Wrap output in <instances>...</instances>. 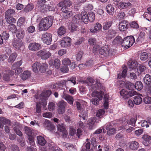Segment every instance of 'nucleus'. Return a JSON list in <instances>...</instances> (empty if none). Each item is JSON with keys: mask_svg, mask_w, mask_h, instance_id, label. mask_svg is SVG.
<instances>
[{"mask_svg": "<svg viewBox=\"0 0 151 151\" xmlns=\"http://www.w3.org/2000/svg\"><path fill=\"white\" fill-rule=\"evenodd\" d=\"M63 65L68 66L71 65V62L70 60L68 58H66L63 59L62 61Z\"/></svg>", "mask_w": 151, "mask_h": 151, "instance_id": "nucleus-57", "label": "nucleus"}, {"mask_svg": "<svg viewBox=\"0 0 151 151\" xmlns=\"http://www.w3.org/2000/svg\"><path fill=\"white\" fill-rule=\"evenodd\" d=\"M62 97L70 104L71 105H73L74 99L73 97L71 96L66 94L65 91H64Z\"/></svg>", "mask_w": 151, "mask_h": 151, "instance_id": "nucleus-16", "label": "nucleus"}, {"mask_svg": "<svg viewBox=\"0 0 151 151\" xmlns=\"http://www.w3.org/2000/svg\"><path fill=\"white\" fill-rule=\"evenodd\" d=\"M25 132L27 135L29 137V136H32L33 133L32 129L29 127L25 126L24 128Z\"/></svg>", "mask_w": 151, "mask_h": 151, "instance_id": "nucleus-43", "label": "nucleus"}, {"mask_svg": "<svg viewBox=\"0 0 151 151\" xmlns=\"http://www.w3.org/2000/svg\"><path fill=\"white\" fill-rule=\"evenodd\" d=\"M15 32L16 37L19 39L21 40L23 39L25 35L24 31L22 28L18 29Z\"/></svg>", "mask_w": 151, "mask_h": 151, "instance_id": "nucleus-21", "label": "nucleus"}, {"mask_svg": "<svg viewBox=\"0 0 151 151\" xmlns=\"http://www.w3.org/2000/svg\"><path fill=\"white\" fill-rule=\"evenodd\" d=\"M81 14H77L73 18L72 21L71 22L70 25L72 31L77 30L78 25L81 21Z\"/></svg>", "mask_w": 151, "mask_h": 151, "instance_id": "nucleus-3", "label": "nucleus"}, {"mask_svg": "<svg viewBox=\"0 0 151 151\" xmlns=\"http://www.w3.org/2000/svg\"><path fill=\"white\" fill-rule=\"evenodd\" d=\"M137 119V116H134L130 119L126 121L123 122V127L122 129H126L127 132L130 133L132 131L134 130L135 128L133 127H130L128 128V127H129V125H131L132 126H134L135 123Z\"/></svg>", "mask_w": 151, "mask_h": 151, "instance_id": "nucleus-2", "label": "nucleus"}, {"mask_svg": "<svg viewBox=\"0 0 151 151\" xmlns=\"http://www.w3.org/2000/svg\"><path fill=\"white\" fill-rule=\"evenodd\" d=\"M127 146L129 149L131 150H137L139 147V143L136 141H132L129 142Z\"/></svg>", "mask_w": 151, "mask_h": 151, "instance_id": "nucleus-15", "label": "nucleus"}, {"mask_svg": "<svg viewBox=\"0 0 151 151\" xmlns=\"http://www.w3.org/2000/svg\"><path fill=\"white\" fill-rule=\"evenodd\" d=\"M52 34L46 32L42 34V40L43 42L48 45L51 44L52 41Z\"/></svg>", "mask_w": 151, "mask_h": 151, "instance_id": "nucleus-7", "label": "nucleus"}, {"mask_svg": "<svg viewBox=\"0 0 151 151\" xmlns=\"http://www.w3.org/2000/svg\"><path fill=\"white\" fill-rule=\"evenodd\" d=\"M61 10L62 11V16L63 18L65 19H68L73 15L72 12L68 10L65 7H62L61 8Z\"/></svg>", "mask_w": 151, "mask_h": 151, "instance_id": "nucleus-13", "label": "nucleus"}, {"mask_svg": "<svg viewBox=\"0 0 151 151\" xmlns=\"http://www.w3.org/2000/svg\"><path fill=\"white\" fill-rule=\"evenodd\" d=\"M37 55L41 57L42 59H46L49 58L51 55V54L49 52H47L45 50H41L38 52Z\"/></svg>", "mask_w": 151, "mask_h": 151, "instance_id": "nucleus-11", "label": "nucleus"}, {"mask_svg": "<svg viewBox=\"0 0 151 151\" xmlns=\"http://www.w3.org/2000/svg\"><path fill=\"white\" fill-rule=\"evenodd\" d=\"M31 72L28 70H25L23 72L21 75V78L23 80H25L30 77L31 76Z\"/></svg>", "mask_w": 151, "mask_h": 151, "instance_id": "nucleus-24", "label": "nucleus"}, {"mask_svg": "<svg viewBox=\"0 0 151 151\" xmlns=\"http://www.w3.org/2000/svg\"><path fill=\"white\" fill-rule=\"evenodd\" d=\"M99 52L101 55L107 56L109 54V49L106 46H104L100 48Z\"/></svg>", "mask_w": 151, "mask_h": 151, "instance_id": "nucleus-23", "label": "nucleus"}, {"mask_svg": "<svg viewBox=\"0 0 151 151\" xmlns=\"http://www.w3.org/2000/svg\"><path fill=\"white\" fill-rule=\"evenodd\" d=\"M42 46L39 43L33 42L30 43L28 47L29 49L32 51H37L41 49Z\"/></svg>", "mask_w": 151, "mask_h": 151, "instance_id": "nucleus-10", "label": "nucleus"}, {"mask_svg": "<svg viewBox=\"0 0 151 151\" xmlns=\"http://www.w3.org/2000/svg\"><path fill=\"white\" fill-rule=\"evenodd\" d=\"M25 19L23 17H20L18 21L17 24L19 26H21L25 23Z\"/></svg>", "mask_w": 151, "mask_h": 151, "instance_id": "nucleus-62", "label": "nucleus"}, {"mask_svg": "<svg viewBox=\"0 0 151 151\" xmlns=\"http://www.w3.org/2000/svg\"><path fill=\"white\" fill-rule=\"evenodd\" d=\"M130 26L131 28L134 29H138L139 27L138 24L135 21H132L131 22L130 24Z\"/></svg>", "mask_w": 151, "mask_h": 151, "instance_id": "nucleus-58", "label": "nucleus"}, {"mask_svg": "<svg viewBox=\"0 0 151 151\" xmlns=\"http://www.w3.org/2000/svg\"><path fill=\"white\" fill-rule=\"evenodd\" d=\"M39 68V72L41 73H44L46 71V69H47L48 66L47 65L46 63H40Z\"/></svg>", "mask_w": 151, "mask_h": 151, "instance_id": "nucleus-44", "label": "nucleus"}, {"mask_svg": "<svg viewBox=\"0 0 151 151\" xmlns=\"http://www.w3.org/2000/svg\"><path fill=\"white\" fill-rule=\"evenodd\" d=\"M0 121L4 124H7L9 125H10L11 124V121L4 117H1Z\"/></svg>", "mask_w": 151, "mask_h": 151, "instance_id": "nucleus-46", "label": "nucleus"}, {"mask_svg": "<svg viewBox=\"0 0 151 151\" xmlns=\"http://www.w3.org/2000/svg\"><path fill=\"white\" fill-rule=\"evenodd\" d=\"M44 126L46 129L51 130L53 129L54 125L48 120H46L44 123Z\"/></svg>", "mask_w": 151, "mask_h": 151, "instance_id": "nucleus-26", "label": "nucleus"}, {"mask_svg": "<svg viewBox=\"0 0 151 151\" xmlns=\"http://www.w3.org/2000/svg\"><path fill=\"white\" fill-rule=\"evenodd\" d=\"M123 40L122 39V37L119 36L116 37L114 39L113 43V44L116 45H122Z\"/></svg>", "mask_w": 151, "mask_h": 151, "instance_id": "nucleus-27", "label": "nucleus"}, {"mask_svg": "<svg viewBox=\"0 0 151 151\" xmlns=\"http://www.w3.org/2000/svg\"><path fill=\"white\" fill-rule=\"evenodd\" d=\"M144 83L147 85H149L151 83V76L149 74H146L143 79Z\"/></svg>", "mask_w": 151, "mask_h": 151, "instance_id": "nucleus-42", "label": "nucleus"}, {"mask_svg": "<svg viewBox=\"0 0 151 151\" xmlns=\"http://www.w3.org/2000/svg\"><path fill=\"white\" fill-rule=\"evenodd\" d=\"M17 57V54L15 53L14 52L12 53L9 56V59H8V61L9 62L12 63L15 60V59Z\"/></svg>", "mask_w": 151, "mask_h": 151, "instance_id": "nucleus-48", "label": "nucleus"}, {"mask_svg": "<svg viewBox=\"0 0 151 151\" xmlns=\"http://www.w3.org/2000/svg\"><path fill=\"white\" fill-rule=\"evenodd\" d=\"M106 10L110 15H112L114 13V8L112 5H108L106 7Z\"/></svg>", "mask_w": 151, "mask_h": 151, "instance_id": "nucleus-41", "label": "nucleus"}, {"mask_svg": "<svg viewBox=\"0 0 151 151\" xmlns=\"http://www.w3.org/2000/svg\"><path fill=\"white\" fill-rule=\"evenodd\" d=\"M15 14L14 10L12 9H8L5 12V17H12Z\"/></svg>", "mask_w": 151, "mask_h": 151, "instance_id": "nucleus-40", "label": "nucleus"}, {"mask_svg": "<svg viewBox=\"0 0 151 151\" xmlns=\"http://www.w3.org/2000/svg\"><path fill=\"white\" fill-rule=\"evenodd\" d=\"M8 29L13 33H15L17 31V28L16 26L14 24H12L9 25L8 26Z\"/></svg>", "mask_w": 151, "mask_h": 151, "instance_id": "nucleus-51", "label": "nucleus"}, {"mask_svg": "<svg viewBox=\"0 0 151 151\" xmlns=\"http://www.w3.org/2000/svg\"><path fill=\"white\" fill-rule=\"evenodd\" d=\"M63 145L67 150H72L75 149L74 145L71 144L63 142Z\"/></svg>", "mask_w": 151, "mask_h": 151, "instance_id": "nucleus-47", "label": "nucleus"}, {"mask_svg": "<svg viewBox=\"0 0 151 151\" xmlns=\"http://www.w3.org/2000/svg\"><path fill=\"white\" fill-rule=\"evenodd\" d=\"M64 6L68 7L70 6L72 4V2L70 0H65L63 1Z\"/></svg>", "mask_w": 151, "mask_h": 151, "instance_id": "nucleus-63", "label": "nucleus"}, {"mask_svg": "<svg viewBox=\"0 0 151 151\" xmlns=\"http://www.w3.org/2000/svg\"><path fill=\"white\" fill-rule=\"evenodd\" d=\"M144 17L149 21H151V14L150 12H145L143 15Z\"/></svg>", "mask_w": 151, "mask_h": 151, "instance_id": "nucleus-56", "label": "nucleus"}, {"mask_svg": "<svg viewBox=\"0 0 151 151\" xmlns=\"http://www.w3.org/2000/svg\"><path fill=\"white\" fill-rule=\"evenodd\" d=\"M71 39L68 37H63L60 42V44L62 47H70L71 44Z\"/></svg>", "mask_w": 151, "mask_h": 151, "instance_id": "nucleus-8", "label": "nucleus"}, {"mask_svg": "<svg viewBox=\"0 0 151 151\" xmlns=\"http://www.w3.org/2000/svg\"><path fill=\"white\" fill-rule=\"evenodd\" d=\"M143 144L145 146H148L151 143V137L147 134H145L142 137Z\"/></svg>", "mask_w": 151, "mask_h": 151, "instance_id": "nucleus-22", "label": "nucleus"}, {"mask_svg": "<svg viewBox=\"0 0 151 151\" xmlns=\"http://www.w3.org/2000/svg\"><path fill=\"white\" fill-rule=\"evenodd\" d=\"M127 73V70L124 69L122 71L121 74H118V78H124L126 76Z\"/></svg>", "mask_w": 151, "mask_h": 151, "instance_id": "nucleus-61", "label": "nucleus"}, {"mask_svg": "<svg viewBox=\"0 0 151 151\" xmlns=\"http://www.w3.org/2000/svg\"><path fill=\"white\" fill-rule=\"evenodd\" d=\"M37 138L38 144L40 145L44 146L46 144V142L44 138L42 136H37Z\"/></svg>", "mask_w": 151, "mask_h": 151, "instance_id": "nucleus-32", "label": "nucleus"}, {"mask_svg": "<svg viewBox=\"0 0 151 151\" xmlns=\"http://www.w3.org/2000/svg\"><path fill=\"white\" fill-rule=\"evenodd\" d=\"M135 42V39L132 36H127L123 40L122 46L126 48L131 46Z\"/></svg>", "mask_w": 151, "mask_h": 151, "instance_id": "nucleus-4", "label": "nucleus"}, {"mask_svg": "<svg viewBox=\"0 0 151 151\" xmlns=\"http://www.w3.org/2000/svg\"><path fill=\"white\" fill-rule=\"evenodd\" d=\"M103 94L104 92H103V91L100 92L94 91L92 93V95L93 96L96 97L95 98H97L99 100H101L102 99Z\"/></svg>", "mask_w": 151, "mask_h": 151, "instance_id": "nucleus-25", "label": "nucleus"}, {"mask_svg": "<svg viewBox=\"0 0 151 151\" xmlns=\"http://www.w3.org/2000/svg\"><path fill=\"white\" fill-rule=\"evenodd\" d=\"M88 19L90 22H93L95 19V15L93 12H90L88 14Z\"/></svg>", "mask_w": 151, "mask_h": 151, "instance_id": "nucleus-53", "label": "nucleus"}, {"mask_svg": "<svg viewBox=\"0 0 151 151\" xmlns=\"http://www.w3.org/2000/svg\"><path fill=\"white\" fill-rule=\"evenodd\" d=\"M104 105L105 108L107 109L109 107V99H108V95L107 94H105L104 95Z\"/></svg>", "mask_w": 151, "mask_h": 151, "instance_id": "nucleus-49", "label": "nucleus"}, {"mask_svg": "<svg viewBox=\"0 0 151 151\" xmlns=\"http://www.w3.org/2000/svg\"><path fill=\"white\" fill-rule=\"evenodd\" d=\"M40 63L38 62H36L33 63L32 65V70L35 73H38L39 72V68Z\"/></svg>", "mask_w": 151, "mask_h": 151, "instance_id": "nucleus-28", "label": "nucleus"}, {"mask_svg": "<svg viewBox=\"0 0 151 151\" xmlns=\"http://www.w3.org/2000/svg\"><path fill=\"white\" fill-rule=\"evenodd\" d=\"M148 57V53L146 52H143L141 53L140 56V59L142 60H145Z\"/></svg>", "mask_w": 151, "mask_h": 151, "instance_id": "nucleus-54", "label": "nucleus"}, {"mask_svg": "<svg viewBox=\"0 0 151 151\" xmlns=\"http://www.w3.org/2000/svg\"><path fill=\"white\" fill-rule=\"evenodd\" d=\"M76 78L75 77H72L70 78L69 80L67 81L64 80L63 83H65V85H68L70 82L72 83L73 85H75L76 83Z\"/></svg>", "mask_w": 151, "mask_h": 151, "instance_id": "nucleus-34", "label": "nucleus"}, {"mask_svg": "<svg viewBox=\"0 0 151 151\" xmlns=\"http://www.w3.org/2000/svg\"><path fill=\"white\" fill-rule=\"evenodd\" d=\"M127 24L126 21L122 22L120 23L119 25V29L121 31H124L127 28Z\"/></svg>", "mask_w": 151, "mask_h": 151, "instance_id": "nucleus-36", "label": "nucleus"}, {"mask_svg": "<svg viewBox=\"0 0 151 151\" xmlns=\"http://www.w3.org/2000/svg\"><path fill=\"white\" fill-rule=\"evenodd\" d=\"M3 79L8 81L10 80V76L12 74V71L10 70L6 69L3 72Z\"/></svg>", "mask_w": 151, "mask_h": 151, "instance_id": "nucleus-19", "label": "nucleus"}, {"mask_svg": "<svg viewBox=\"0 0 151 151\" xmlns=\"http://www.w3.org/2000/svg\"><path fill=\"white\" fill-rule=\"evenodd\" d=\"M33 8V6L32 4H28L24 9V11L27 12L31 11Z\"/></svg>", "mask_w": 151, "mask_h": 151, "instance_id": "nucleus-59", "label": "nucleus"}, {"mask_svg": "<svg viewBox=\"0 0 151 151\" xmlns=\"http://www.w3.org/2000/svg\"><path fill=\"white\" fill-rule=\"evenodd\" d=\"M116 34V32L115 30L112 29H109L107 33L108 37L110 38H112Z\"/></svg>", "mask_w": 151, "mask_h": 151, "instance_id": "nucleus-52", "label": "nucleus"}, {"mask_svg": "<svg viewBox=\"0 0 151 151\" xmlns=\"http://www.w3.org/2000/svg\"><path fill=\"white\" fill-rule=\"evenodd\" d=\"M111 125H109L106 126L105 128L106 130H108L107 131V134L109 136L114 134L116 132V130L114 128H111Z\"/></svg>", "mask_w": 151, "mask_h": 151, "instance_id": "nucleus-30", "label": "nucleus"}, {"mask_svg": "<svg viewBox=\"0 0 151 151\" xmlns=\"http://www.w3.org/2000/svg\"><path fill=\"white\" fill-rule=\"evenodd\" d=\"M67 104L66 102L64 101H60L58 104V111L59 114H63L65 111V107Z\"/></svg>", "mask_w": 151, "mask_h": 151, "instance_id": "nucleus-12", "label": "nucleus"}, {"mask_svg": "<svg viewBox=\"0 0 151 151\" xmlns=\"http://www.w3.org/2000/svg\"><path fill=\"white\" fill-rule=\"evenodd\" d=\"M143 87L142 83L140 81H137L136 82L134 86V88L138 91L141 90Z\"/></svg>", "mask_w": 151, "mask_h": 151, "instance_id": "nucleus-50", "label": "nucleus"}, {"mask_svg": "<svg viewBox=\"0 0 151 151\" xmlns=\"http://www.w3.org/2000/svg\"><path fill=\"white\" fill-rule=\"evenodd\" d=\"M120 94L123 98L126 99L130 97L136 95L137 93L134 91H128L126 89L122 90L120 92Z\"/></svg>", "mask_w": 151, "mask_h": 151, "instance_id": "nucleus-6", "label": "nucleus"}, {"mask_svg": "<svg viewBox=\"0 0 151 151\" xmlns=\"http://www.w3.org/2000/svg\"><path fill=\"white\" fill-rule=\"evenodd\" d=\"M119 83H120L119 86L121 87H123L122 85H124V87L127 89L130 90V91H134L133 90L134 88V85L133 84L129 83L127 84H125V83L122 81H119Z\"/></svg>", "mask_w": 151, "mask_h": 151, "instance_id": "nucleus-17", "label": "nucleus"}, {"mask_svg": "<svg viewBox=\"0 0 151 151\" xmlns=\"http://www.w3.org/2000/svg\"><path fill=\"white\" fill-rule=\"evenodd\" d=\"M132 6V4L130 2H121L119 4V7L120 9H130Z\"/></svg>", "mask_w": 151, "mask_h": 151, "instance_id": "nucleus-18", "label": "nucleus"}, {"mask_svg": "<svg viewBox=\"0 0 151 151\" xmlns=\"http://www.w3.org/2000/svg\"><path fill=\"white\" fill-rule=\"evenodd\" d=\"M52 18L51 17L42 18L38 25L39 30L40 31L47 30L52 25Z\"/></svg>", "mask_w": 151, "mask_h": 151, "instance_id": "nucleus-1", "label": "nucleus"}, {"mask_svg": "<svg viewBox=\"0 0 151 151\" xmlns=\"http://www.w3.org/2000/svg\"><path fill=\"white\" fill-rule=\"evenodd\" d=\"M5 19H6L7 22L9 24L12 23H15L16 22V19L13 17H5Z\"/></svg>", "mask_w": 151, "mask_h": 151, "instance_id": "nucleus-55", "label": "nucleus"}, {"mask_svg": "<svg viewBox=\"0 0 151 151\" xmlns=\"http://www.w3.org/2000/svg\"><path fill=\"white\" fill-rule=\"evenodd\" d=\"M102 26L101 24L99 23H96L94 25V27L90 29L91 32L96 33L99 31L101 29Z\"/></svg>", "mask_w": 151, "mask_h": 151, "instance_id": "nucleus-20", "label": "nucleus"}, {"mask_svg": "<svg viewBox=\"0 0 151 151\" xmlns=\"http://www.w3.org/2000/svg\"><path fill=\"white\" fill-rule=\"evenodd\" d=\"M45 0H38V5L41 11L44 12L48 10H52V8L49 5L44 4L46 3Z\"/></svg>", "mask_w": 151, "mask_h": 151, "instance_id": "nucleus-5", "label": "nucleus"}, {"mask_svg": "<svg viewBox=\"0 0 151 151\" xmlns=\"http://www.w3.org/2000/svg\"><path fill=\"white\" fill-rule=\"evenodd\" d=\"M66 30V29L65 27H60L58 29V34L59 36H62L65 33Z\"/></svg>", "mask_w": 151, "mask_h": 151, "instance_id": "nucleus-39", "label": "nucleus"}, {"mask_svg": "<svg viewBox=\"0 0 151 151\" xmlns=\"http://www.w3.org/2000/svg\"><path fill=\"white\" fill-rule=\"evenodd\" d=\"M13 45L14 47L17 50H19L24 45L22 41L20 39H14L13 41Z\"/></svg>", "mask_w": 151, "mask_h": 151, "instance_id": "nucleus-14", "label": "nucleus"}, {"mask_svg": "<svg viewBox=\"0 0 151 151\" xmlns=\"http://www.w3.org/2000/svg\"><path fill=\"white\" fill-rule=\"evenodd\" d=\"M42 116L44 117L50 118L52 116V114L50 112H46L43 113Z\"/></svg>", "mask_w": 151, "mask_h": 151, "instance_id": "nucleus-60", "label": "nucleus"}, {"mask_svg": "<svg viewBox=\"0 0 151 151\" xmlns=\"http://www.w3.org/2000/svg\"><path fill=\"white\" fill-rule=\"evenodd\" d=\"M81 19L85 24H87L88 22V17L87 13L85 12H82L81 14Z\"/></svg>", "mask_w": 151, "mask_h": 151, "instance_id": "nucleus-35", "label": "nucleus"}, {"mask_svg": "<svg viewBox=\"0 0 151 151\" xmlns=\"http://www.w3.org/2000/svg\"><path fill=\"white\" fill-rule=\"evenodd\" d=\"M55 108V105L54 103L50 102L49 103L48 109L49 111H51L54 110Z\"/></svg>", "mask_w": 151, "mask_h": 151, "instance_id": "nucleus-64", "label": "nucleus"}, {"mask_svg": "<svg viewBox=\"0 0 151 151\" xmlns=\"http://www.w3.org/2000/svg\"><path fill=\"white\" fill-rule=\"evenodd\" d=\"M133 101L134 103L136 105L140 104L142 101V98L140 95L135 96L134 97Z\"/></svg>", "mask_w": 151, "mask_h": 151, "instance_id": "nucleus-38", "label": "nucleus"}, {"mask_svg": "<svg viewBox=\"0 0 151 151\" xmlns=\"http://www.w3.org/2000/svg\"><path fill=\"white\" fill-rule=\"evenodd\" d=\"M112 24L111 20L106 21L103 24V28L104 30H107L111 27Z\"/></svg>", "mask_w": 151, "mask_h": 151, "instance_id": "nucleus-33", "label": "nucleus"}, {"mask_svg": "<svg viewBox=\"0 0 151 151\" xmlns=\"http://www.w3.org/2000/svg\"><path fill=\"white\" fill-rule=\"evenodd\" d=\"M57 127L58 131L60 132L63 138H66L68 135V132L64 125L63 124H58L57 125Z\"/></svg>", "mask_w": 151, "mask_h": 151, "instance_id": "nucleus-9", "label": "nucleus"}, {"mask_svg": "<svg viewBox=\"0 0 151 151\" xmlns=\"http://www.w3.org/2000/svg\"><path fill=\"white\" fill-rule=\"evenodd\" d=\"M95 121L96 119L95 118H91L88 121V126L89 129H92L93 128Z\"/></svg>", "mask_w": 151, "mask_h": 151, "instance_id": "nucleus-37", "label": "nucleus"}, {"mask_svg": "<svg viewBox=\"0 0 151 151\" xmlns=\"http://www.w3.org/2000/svg\"><path fill=\"white\" fill-rule=\"evenodd\" d=\"M52 92L50 90H46L42 92L41 94L40 97H42L44 98H46L49 97L51 94Z\"/></svg>", "mask_w": 151, "mask_h": 151, "instance_id": "nucleus-45", "label": "nucleus"}, {"mask_svg": "<svg viewBox=\"0 0 151 151\" xmlns=\"http://www.w3.org/2000/svg\"><path fill=\"white\" fill-rule=\"evenodd\" d=\"M130 68L132 69H135L137 67L138 63L136 61L134 60L130 61L128 63Z\"/></svg>", "mask_w": 151, "mask_h": 151, "instance_id": "nucleus-31", "label": "nucleus"}, {"mask_svg": "<svg viewBox=\"0 0 151 151\" xmlns=\"http://www.w3.org/2000/svg\"><path fill=\"white\" fill-rule=\"evenodd\" d=\"M49 64L51 65H54L56 68H59L60 66V62L58 59L56 58L55 59L54 62L52 61H50Z\"/></svg>", "mask_w": 151, "mask_h": 151, "instance_id": "nucleus-29", "label": "nucleus"}]
</instances>
